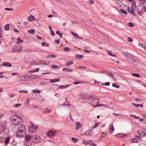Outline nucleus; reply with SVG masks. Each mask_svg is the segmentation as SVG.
<instances>
[{
    "mask_svg": "<svg viewBox=\"0 0 146 146\" xmlns=\"http://www.w3.org/2000/svg\"><path fill=\"white\" fill-rule=\"evenodd\" d=\"M114 128L113 125H111L109 129V131L110 133H112L114 131Z\"/></svg>",
    "mask_w": 146,
    "mask_h": 146,
    "instance_id": "nucleus-16",
    "label": "nucleus"
},
{
    "mask_svg": "<svg viewBox=\"0 0 146 146\" xmlns=\"http://www.w3.org/2000/svg\"><path fill=\"white\" fill-rule=\"evenodd\" d=\"M39 70V68H37L35 70H32L29 71V73H32L35 72H38Z\"/></svg>",
    "mask_w": 146,
    "mask_h": 146,
    "instance_id": "nucleus-21",
    "label": "nucleus"
},
{
    "mask_svg": "<svg viewBox=\"0 0 146 146\" xmlns=\"http://www.w3.org/2000/svg\"><path fill=\"white\" fill-rule=\"evenodd\" d=\"M134 4L131 5V7H129L128 9V12L131 13L133 14H134L136 7L135 5V3L134 2Z\"/></svg>",
    "mask_w": 146,
    "mask_h": 146,
    "instance_id": "nucleus-8",
    "label": "nucleus"
},
{
    "mask_svg": "<svg viewBox=\"0 0 146 146\" xmlns=\"http://www.w3.org/2000/svg\"><path fill=\"white\" fill-rule=\"evenodd\" d=\"M98 125H99V124L98 123H96L95 124L94 126V127H93L92 128L93 129V128H96V127H97V126H98Z\"/></svg>",
    "mask_w": 146,
    "mask_h": 146,
    "instance_id": "nucleus-52",
    "label": "nucleus"
},
{
    "mask_svg": "<svg viewBox=\"0 0 146 146\" xmlns=\"http://www.w3.org/2000/svg\"><path fill=\"white\" fill-rule=\"evenodd\" d=\"M59 39H58L57 40H55V42L56 43L58 44L59 43Z\"/></svg>",
    "mask_w": 146,
    "mask_h": 146,
    "instance_id": "nucleus-56",
    "label": "nucleus"
},
{
    "mask_svg": "<svg viewBox=\"0 0 146 146\" xmlns=\"http://www.w3.org/2000/svg\"><path fill=\"white\" fill-rule=\"evenodd\" d=\"M6 124L7 122L6 121L1 122L0 124V126L1 127H5Z\"/></svg>",
    "mask_w": 146,
    "mask_h": 146,
    "instance_id": "nucleus-17",
    "label": "nucleus"
},
{
    "mask_svg": "<svg viewBox=\"0 0 146 146\" xmlns=\"http://www.w3.org/2000/svg\"><path fill=\"white\" fill-rule=\"evenodd\" d=\"M29 135H27L25 136V145L26 146H31L32 145V143L30 141L31 139V137Z\"/></svg>",
    "mask_w": 146,
    "mask_h": 146,
    "instance_id": "nucleus-4",
    "label": "nucleus"
},
{
    "mask_svg": "<svg viewBox=\"0 0 146 146\" xmlns=\"http://www.w3.org/2000/svg\"><path fill=\"white\" fill-rule=\"evenodd\" d=\"M112 86L113 87L116 88H119V85H117L115 83H113L112 84Z\"/></svg>",
    "mask_w": 146,
    "mask_h": 146,
    "instance_id": "nucleus-36",
    "label": "nucleus"
},
{
    "mask_svg": "<svg viewBox=\"0 0 146 146\" xmlns=\"http://www.w3.org/2000/svg\"><path fill=\"white\" fill-rule=\"evenodd\" d=\"M71 33L74 36L77 38L78 39H82L83 38V37H80L76 33H74L72 31H71Z\"/></svg>",
    "mask_w": 146,
    "mask_h": 146,
    "instance_id": "nucleus-14",
    "label": "nucleus"
},
{
    "mask_svg": "<svg viewBox=\"0 0 146 146\" xmlns=\"http://www.w3.org/2000/svg\"><path fill=\"white\" fill-rule=\"evenodd\" d=\"M50 63V62H49L44 60H42L39 61V64H43L45 65H47L49 64Z\"/></svg>",
    "mask_w": 146,
    "mask_h": 146,
    "instance_id": "nucleus-13",
    "label": "nucleus"
},
{
    "mask_svg": "<svg viewBox=\"0 0 146 146\" xmlns=\"http://www.w3.org/2000/svg\"><path fill=\"white\" fill-rule=\"evenodd\" d=\"M120 10L124 14H127V13L126 11H125L123 9H121Z\"/></svg>",
    "mask_w": 146,
    "mask_h": 146,
    "instance_id": "nucleus-49",
    "label": "nucleus"
},
{
    "mask_svg": "<svg viewBox=\"0 0 146 146\" xmlns=\"http://www.w3.org/2000/svg\"><path fill=\"white\" fill-rule=\"evenodd\" d=\"M42 46H48L49 44L44 42H43L42 43Z\"/></svg>",
    "mask_w": 146,
    "mask_h": 146,
    "instance_id": "nucleus-27",
    "label": "nucleus"
},
{
    "mask_svg": "<svg viewBox=\"0 0 146 146\" xmlns=\"http://www.w3.org/2000/svg\"><path fill=\"white\" fill-rule=\"evenodd\" d=\"M56 133V131H55L50 130L47 132V134L49 137H52L55 135Z\"/></svg>",
    "mask_w": 146,
    "mask_h": 146,
    "instance_id": "nucleus-9",
    "label": "nucleus"
},
{
    "mask_svg": "<svg viewBox=\"0 0 146 146\" xmlns=\"http://www.w3.org/2000/svg\"><path fill=\"white\" fill-rule=\"evenodd\" d=\"M3 65L7 66H10L11 64L9 62H4L3 63Z\"/></svg>",
    "mask_w": 146,
    "mask_h": 146,
    "instance_id": "nucleus-18",
    "label": "nucleus"
},
{
    "mask_svg": "<svg viewBox=\"0 0 146 146\" xmlns=\"http://www.w3.org/2000/svg\"><path fill=\"white\" fill-rule=\"evenodd\" d=\"M69 85H67L65 86H59V88H66L68 87H69Z\"/></svg>",
    "mask_w": 146,
    "mask_h": 146,
    "instance_id": "nucleus-26",
    "label": "nucleus"
},
{
    "mask_svg": "<svg viewBox=\"0 0 146 146\" xmlns=\"http://www.w3.org/2000/svg\"><path fill=\"white\" fill-rule=\"evenodd\" d=\"M117 3L119 7L121 6V3L119 0H116Z\"/></svg>",
    "mask_w": 146,
    "mask_h": 146,
    "instance_id": "nucleus-29",
    "label": "nucleus"
},
{
    "mask_svg": "<svg viewBox=\"0 0 146 146\" xmlns=\"http://www.w3.org/2000/svg\"><path fill=\"white\" fill-rule=\"evenodd\" d=\"M132 75L135 76L137 77H140V76L138 74H135V73H132Z\"/></svg>",
    "mask_w": 146,
    "mask_h": 146,
    "instance_id": "nucleus-38",
    "label": "nucleus"
},
{
    "mask_svg": "<svg viewBox=\"0 0 146 146\" xmlns=\"http://www.w3.org/2000/svg\"><path fill=\"white\" fill-rule=\"evenodd\" d=\"M9 24H7L5 25L4 27V29L5 30H9Z\"/></svg>",
    "mask_w": 146,
    "mask_h": 146,
    "instance_id": "nucleus-23",
    "label": "nucleus"
},
{
    "mask_svg": "<svg viewBox=\"0 0 146 146\" xmlns=\"http://www.w3.org/2000/svg\"><path fill=\"white\" fill-rule=\"evenodd\" d=\"M127 40L128 41L130 42H132L133 41L132 39L130 37H128L127 38Z\"/></svg>",
    "mask_w": 146,
    "mask_h": 146,
    "instance_id": "nucleus-45",
    "label": "nucleus"
},
{
    "mask_svg": "<svg viewBox=\"0 0 146 146\" xmlns=\"http://www.w3.org/2000/svg\"><path fill=\"white\" fill-rule=\"evenodd\" d=\"M22 46H21L19 48H17V47H15L12 49L13 51L16 52H20L22 50Z\"/></svg>",
    "mask_w": 146,
    "mask_h": 146,
    "instance_id": "nucleus-10",
    "label": "nucleus"
},
{
    "mask_svg": "<svg viewBox=\"0 0 146 146\" xmlns=\"http://www.w3.org/2000/svg\"><path fill=\"white\" fill-rule=\"evenodd\" d=\"M139 1L142 4H144L146 0H139Z\"/></svg>",
    "mask_w": 146,
    "mask_h": 146,
    "instance_id": "nucleus-55",
    "label": "nucleus"
},
{
    "mask_svg": "<svg viewBox=\"0 0 146 146\" xmlns=\"http://www.w3.org/2000/svg\"><path fill=\"white\" fill-rule=\"evenodd\" d=\"M26 78V77L25 76H22L21 77V79L22 80H25Z\"/></svg>",
    "mask_w": 146,
    "mask_h": 146,
    "instance_id": "nucleus-40",
    "label": "nucleus"
},
{
    "mask_svg": "<svg viewBox=\"0 0 146 146\" xmlns=\"http://www.w3.org/2000/svg\"><path fill=\"white\" fill-rule=\"evenodd\" d=\"M64 50L66 51H69L70 49L68 47H65L64 49Z\"/></svg>",
    "mask_w": 146,
    "mask_h": 146,
    "instance_id": "nucleus-37",
    "label": "nucleus"
},
{
    "mask_svg": "<svg viewBox=\"0 0 146 146\" xmlns=\"http://www.w3.org/2000/svg\"><path fill=\"white\" fill-rule=\"evenodd\" d=\"M97 98L96 96H91L90 95H85L83 98L86 100H88L92 101L96 100Z\"/></svg>",
    "mask_w": 146,
    "mask_h": 146,
    "instance_id": "nucleus-5",
    "label": "nucleus"
},
{
    "mask_svg": "<svg viewBox=\"0 0 146 146\" xmlns=\"http://www.w3.org/2000/svg\"><path fill=\"white\" fill-rule=\"evenodd\" d=\"M136 137H137L138 139L139 140H141V137H138L137 135L136 136Z\"/></svg>",
    "mask_w": 146,
    "mask_h": 146,
    "instance_id": "nucleus-61",
    "label": "nucleus"
},
{
    "mask_svg": "<svg viewBox=\"0 0 146 146\" xmlns=\"http://www.w3.org/2000/svg\"><path fill=\"white\" fill-rule=\"evenodd\" d=\"M139 45L140 46H142L143 48H145V45L144 44H143L142 43H140L139 44Z\"/></svg>",
    "mask_w": 146,
    "mask_h": 146,
    "instance_id": "nucleus-44",
    "label": "nucleus"
},
{
    "mask_svg": "<svg viewBox=\"0 0 146 146\" xmlns=\"http://www.w3.org/2000/svg\"><path fill=\"white\" fill-rule=\"evenodd\" d=\"M51 32V34L52 35V36H54L55 35V34L53 32V31H50Z\"/></svg>",
    "mask_w": 146,
    "mask_h": 146,
    "instance_id": "nucleus-54",
    "label": "nucleus"
},
{
    "mask_svg": "<svg viewBox=\"0 0 146 146\" xmlns=\"http://www.w3.org/2000/svg\"><path fill=\"white\" fill-rule=\"evenodd\" d=\"M10 138V137H8L6 139L5 141V144L7 145L9 141Z\"/></svg>",
    "mask_w": 146,
    "mask_h": 146,
    "instance_id": "nucleus-24",
    "label": "nucleus"
},
{
    "mask_svg": "<svg viewBox=\"0 0 146 146\" xmlns=\"http://www.w3.org/2000/svg\"><path fill=\"white\" fill-rule=\"evenodd\" d=\"M80 82H74V84H80Z\"/></svg>",
    "mask_w": 146,
    "mask_h": 146,
    "instance_id": "nucleus-58",
    "label": "nucleus"
},
{
    "mask_svg": "<svg viewBox=\"0 0 146 146\" xmlns=\"http://www.w3.org/2000/svg\"><path fill=\"white\" fill-rule=\"evenodd\" d=\"M60 80V79H59V78H58V79H54L51 80L50 81V83H54V82H57V81H59Z\"/></svg>",
    "mask_w": 146,
    "mask_h": 146,
    "instance_id": "nucleus-20",
    "label": "nucleus"
},
{
    "mask_svg": "<svg viewBox=\"0 0 146 146\" xmlns=\"http://www.w3.org/2000/svg\"><path fill=\"white\" fill-rule=\"evenodd\" d=\"M25 133L26 129L25 126L21 125L18 129L16 136L18 137H22L25 135Z\"/></svg>",
    "mask_w": 146,
    "mask_h": 146,
    "instance_id": "nucleus-2",
    "label": "nucleus"
},
{
    "mask_svg": "<svg viewBox=\"0 0 146 146\" xmlns=\"http://www.w3.org/2000/svg\"><path fill=\"white\" fill-rule=\"evenodd\" d=\"M76 56L78 58H82L83 57V56L82 55H77Z\"/></svg>",
    "mask_w": 146,
    "mask_h": 146,
    "instance_id": "nucleus-46",
    "label": "nucleus"
},
{
    "mask_svg": "<svg viewBox=\"0 0 146 146\" xmlns=\"http://www.w3.org/2000/svg\"><path fill=\"white\" fill-rule=\"evenodd\" d=\"M129 56L130 57V59H129V62L133 64L135 62H136V65H137L138 64L139 62L135 58V57L133 55H130Z\"/></svg>",
    "mask_w": 146,
    "mask_h": 146,
    "instance_id": "nucleus-6",
    "label": "nucleus"
},
{
    "mask_svg": "<svg viewBox=\"0 0 146 146\" xmlns=\"http://www.w3.org/2000/svg\"><path fill=\"white\" fill-rule=\"evenodd\" d=\"M33 92L34 93H40V91L38 90H34L33 91Z\"/></svg>",
    "mask_w": 146,
    "mask_h": 146,
    "instance_id": "nucleus-32",
    "label": "nucleus"
},
{
    "mask_svg": "<svg viewBox=\"0 0 146 146\" xmlns=\"http://www.w3.org/2000/svg\"><path fill=\"white\" fill-rule=\"evenodd\" d=\"M82 144H86V142L84 139H83V142H82Z\"/></svg>",
    "mask_w": 146,
    "mask_h": 146,
    "instance_id": "nucleus-62",
    "label": "nucleus"
},
{
    "mask_svg": "<svg viewBox=\"0 0 146 146\" xmlns=\"http://www.w3.org/2000/svg\"><path fill=\"white\" fill-rule=\"evenodd\" d=\"M108 54L110 56H113L114 57L116 56V55H114V54H113L112 53H111V51H109L108 52Z\"/></svg>",
    "mask_w": 146,
    "mask_h": 146,
    "instance_id": "nucleus-34",
    "label": "nucleus"
},
{
    "mask_svg": "<svg viewBox=\"0 0 146 146\" xmlns=\"http://www.w3.org/2000/svg\"><path fill=\"white\" fill-rule=\"evenodd\" d=\"M90 5H92V4H93L94 3V1L93 0H91L90 1Z\"/></svg>",
    "mask_w": 146,
    "mask_h": 146,
    "instance_id": "nucleus-53",
    "label": "nucleus"
},
{
    "mask_svg": "<svg viewBox=\"0 0 146 146\" xmlns=\"http://www.w3.org/2000/svg\"><path fill=\"white\" fill-rule=\"evenodd\" d=\"M71 140L76 143L78 141V139L74 137H72Z\"/></svg>",
    "mask_w": 146,
    "mask_h": 146,
    "instance_id": "nucleus-30",
    "label": "nucleus"
},
{
    "mask_svg": "<svg viewBox=\"0 0 146 146\" xmlns=\"http://www.w3.org/2000/svg\"><path fill=\"white\" fill-rule=\"evenodd\" d=\"M62 70L63 71H66L67 72H72V70H70L66 68H63L62 69Z\"/></svg>",
    "mask_w": 146,
    "mask_h": 146,
    "instance_id": "nucleus-31",
    "label": "nucleus"
},
{
    "mask_svg": "<svg viewBox=\"0 0 146 146\" xmlns=\"http://www.w3.org/2000/svg\"><path fill=\"white\" fill-rule=\"evenodd\" d=\"M21 104H17L15 105L14 106V107H15L17 108V107H18L20 106H21Z\"/></svg>",
    "mask_w": 146,
    "mask_h": 146,
    "instance_id": "nucleus-42",
    "label": "nucleus"
},
{
    "mask_svg": "<svg viewBox=\"0 0 146 146\" xmlns=\"http://www.w3.org/2000/svg\"><path fill=\"white\" fill-rule=\"evenodd\" d=\"M35 31L34 29H32L30 30H29L28 31V32L31 34H34L35 33Z\"/></svg>",
    "mask_w": 146,
    "mask_h": 146,
    "instance_id": "nucleus-25",
    "label": "nucleus"
},
{
    "mask_svg": "<svg viewBox=\"0 0 146 146\" xmlns=\"http://www.w3.org/2000/svg\"><path fill=\"white\" fill-rule=\"evenodd\" d=\"M15 96V94H11L10 96V97H14Z\"/></svg>",
    "mask_w": 146,
    "mask_h": 146,
    "instance_id": "nucleus-60",
    "label": "nucleus"
},
{
    "mask_svg": "<svg viewBox=\"0 0 146 146\" xmlns=\"http://www.w3.org/2000/svg\"><path fill=\"white\" fill-rule=\"evenodd\" d=\"M14 32L15 33H18L19 32L18 30L16 29H15L14 30Z\"/></svg>",
    "mask_w": 146,
    "mask_h": 146,
    "instance_id": "nucleus-59",
    "label": "nucleus"
},
{
    "mask_svg": "<svg viewBox=\"0 0 146 146\" xmlns=\"http://www.w3.org/2000/svg\"><path fill=\"white\" fill-rule=\"evenodd\" d=\"M73 61L68 62L66 63V66H69L70 65H71L73 64Z\"/></svg>",
    "mask_w": 146,
    "mask_h": 146,
    "instance_id": "nucleus-28",
    "label": "nucleus"
},
{
    "mask_svg": "<svg viewBox=\"0 0 146 146\" xmlns=\"http://www.w3.org/2000/svg\"><path fill=\"white\" fill-rule=\"evenodd\" d=\"M128 25L129 27H133L134 26L133 24L131 22H129L128 23Z\"/></svg>",
    "mask_w": 146,
    "mask_h": 146,
    "instance_id": "nucleus-41",
    "label": "nucleus"
},
{
    "mask_svg": "<svg viewBox=\"0 0 146 146\" xmlns=\"http://www.w3.org/2000/svg\"><path fill=\"white\" fill-rule=\"evenodd\" d=\"M29 131L31 132L35 131L37 128V127L34 125L32 123H30L29 124Z\"/></svg>",
    "mask_w": 146,
    "mask_h": 146,
    "instance_id": "nucleus-7",
    "label": "nucleus"
},
{
    "mask_svg": "<svg viewBox=\"0 0 146 146\" xmlns=\"http://www.w3.org/2000/svg\"><path fill=\"white\" fill-rule=\"evenodd\" d=\"M51 111V109H48V108H46L44 111V113H49Z\"/></svg>",
    "mask_w": 146,
    "mask_h": 146,
    "instance_id": "nucleus-35",
    "label": "nucleus"
},
{
    "mask_svg": "<svg viewBox=\"0 0 146 146\" xmlns=\"http://www.w3.org/2000/svg\"><path fill=\"white\" fill-rule=\"evenodd\" d=\"M31 137V139L33 143H37L40 142L42 141V139L41 137L38 135H35L32 136L30 135Z\"/></svg>",
    "mask_w": 146,
    "mask_h": 146,
    "instance_id": "nucleus-3",
    "label": "nucleus"
},
{
    "mask_svg": "<svg viewBox=\"0 0 146 146\" xmlns=\"http://www.w3.org/2000/svg\"><path fill=\"white\" fill-rule=\"evenodd\" d=\"M93 134V131L90 130H88L87 131L84 133V134L85 135H91Z\"/></svg>",
    "mask_w": 146,
    "mask_h": 146,
    "instance_id": "nucleus-11",
    "label": "nucleus"
},
{
    "mask_svg": "<svg viewBox=\"0 0 146 146\" xmlns=\"http://www.w3.org/2000/svg\"><path fill=\"white\" fill-rule=\"evenodd\" d=\"M76 130H78L80 129L82 127L81 125L80 122H76Z\"/></svg>",
    "mask_w": 146,
    "mask_h": 146,
    "instance_id": "nucleus-12",
    "label": "nucleus"
},
{
    "mask_svg": "<svg viewBox=\"0 0 146 146\" xmlns=\"http://www.w3.org/2000/svg\"><path fill=\"white\" fill-rule=\"evenodd\" d=\"M104 84L106 86H108L110 85V83L109 82H106L104 84Z\"/></svg>",
    "mask_w": 146,
    "mask_h": 146,
    "instance_id": "nucleus-47",
    "label": "nucleus"
},
{
    "mask_svg": "<svg viewBox=\"0 0 146 146\" xmlns=\"http://www.w3.org/2000/svg\"><path fill=\"white\" fill-rule=\"evenodd\" d=\"M105 106L102 104H98L96 106H94V108H95L96 107H98V106Z\"/></svg>",
    "mask_w": 146,
    "mask_h": 146,
    "instance_id": "nucleus-43",
    "label": "nucleus"
},
{
    "mask_svg": "<svg viewBox=\"0 0 146 146\" xmlns=\"http://www.w3.org/2000/svg\"><path fill=\"white\" fill-rule=\"evenodd\" d=\"M105 72H106V73H107L108 75L110 77H111V78H112L113 79H114V77H113V74H112L111 73H110L109 72H108L107 71H105Z\"/></svg>",
    "mask_w": 146,
    "mask_h": 146,
    "instance_id": "nucleus-19",
    "label": "nucleus"
},
{
    "mask_svg": "<svg viewBox=\"0 0 146 146\" xmlns=\"http://www.w3.org/2000/svg\"><path fill=\"white\" fill-rule=\"evenodd\" d=\"M49 56L50 57H52L53 58H55V56L54 55H50Z\"/></svg>",
    "mask_w": 146,
    "mask_h": 146,
    "instance_id": "nucleus-64",
    "label": "nucleus"
},
{
    "mask_svg": "<svg viewBox=\"0 0 146 146\" xmlns=\"http://www.w3.org/2000/svg\"><path fill=\"white\" fill-rule=\"evenodd\" d=\"M19 93H25V94H27L28 93L27 91L26 90H21L19 91Z\"/></svg>",
    "mask_w": 146,
    "mask_h": 146,
    "instance_id": "nucleus-33",
    "label": "nucleus"
},
{
    "mask_svg": "<svg viewBox=\"0 0 146 146\" xmlns=\"http://www.w3.org/2000/svg\"><path fill=\"white\" fill-rule=\"evenodd\" d=\"M51 68H58V67L57 65H54V66H51Z\"/></svg>",
    "mask_w": 146,
    "mask_h": 146,
    "instance_id": "nucleus-50",
    "label": "nucleus"
},
{
    "mask_svg": "<svg viewBox=\"0 0 146 146\" xmlns=\"http://www.w3.org/2000/svg\"><path fill=\"white\" fill-rule=\"evenodd\" d=\"M28 20L29 21H31L35 20L34 17L33 15H31L28 17Z\"/></svg>",
    "mask_w": 146,
    "mask_h": 146,
    "instance_id": "nucleus-15",
    "label": "nucleus"
},
{
    "mask_svg": "<svg viewBox=\"0 0 146 146\" xmlns=\"http://www.w3.org/2000/svg\"><path fill=\"white\" fill-rule=\"evenodd\" d=\"M10 118L11 123L15 125H19L22 123V118L18 115L12 116Z\"/></svg>",
    "mask_w": 146,
    "mask_h": 146,
    "instance_id": "nucleus-1",
    "label": "nucleus"
},
{
    "mask_svg": "<svg viewBox=\"0 0 146 146\" xmlns=\"http://www.w3.org/2000/svg\"><path fill=\"white\" fill-rule=\"evenodd\" d=\"M5 10L9 11H12L13 10V9H10L9 8H5Z\"/></svg>",
    "mask_w": 146,
    "mask_h": 146,
    "instance_id": "nucleus-51",
    "label": "nucleus"
},
{
    "mask_svg": "<svg viewBox=\"0 0 146 146\" xmlns=\"http://www.w3.org/2000/svg\"><path fill=\"white\" fill-rule=\"evenodd\" d=\"M102 134H103L102 136H103V137H104L105 135H106V133H102Z\"/></svg>",
    "mask_w": 146,
    "mask_h": 146,
    "instance_id": "nucleus-63",
    "label": "nucleus"
},
{
    "mask_svg": "<svg viewBox=\"0 0 146 146\" xmlns=\"http://www.w3.org/2000/svg\"><path fill=\"white\" fill-rule=\"evenodd\" d=\"M63 105H70L69 103L68 102H65V103L63 104Z\"/></svg>",
    "mask_w": 146,
    "mask_h": 146,
    "instance_id": "nucleus-57",
    "label": "nucleus"
},
{
    "mask_svg": "<svg viewBox=\"0 0 146 146\" xmlns=\"http://www.w3.org/2000/svg\"><path fill=\"white\" fill-rule=\"evenodd\" d=\"M132 104L133 106L136 107H139V104H135L134 103H132Z\"/></svg>",
    "mask_w": 146,
    "mask_h": 146,
    "instance_id": "nucleus-48",
    "label": "nucleus"
},
{
    "mask_svg": "<svg viewBox=\"0 0 146 146\" xmlns=\"http://www.w3.org/2000/svg\"><path fill=\"white\" fill-rule=\"evenodd\" d=\"M17 40L18 42H16V44H18L19 43H23V40H21L20 37H18L17 39Z\"/></svg>",
    "mask_w": 146,
    "mask_h": 146,
    "instance_id": "nucleus-22",
    "label": "nucleus"
},
{
    "mask_svg": "<svg viewBox=\"0 0 146 146\" xmlns=\"http://www.w3.org/2000/svg\"><path fill=\"white\" fill-rule=\"evenodd\" d=\"M130 116H132V117H134V118H135L136 119H139V117H138V116H136L135 115H133L131 114L130 115Z\"/></svg>",
    "mask_w": 146,
    "mask_h": 146,
    "instance_id": "nucleus-39",
    "label": "nucleus"
}]
</instances>
